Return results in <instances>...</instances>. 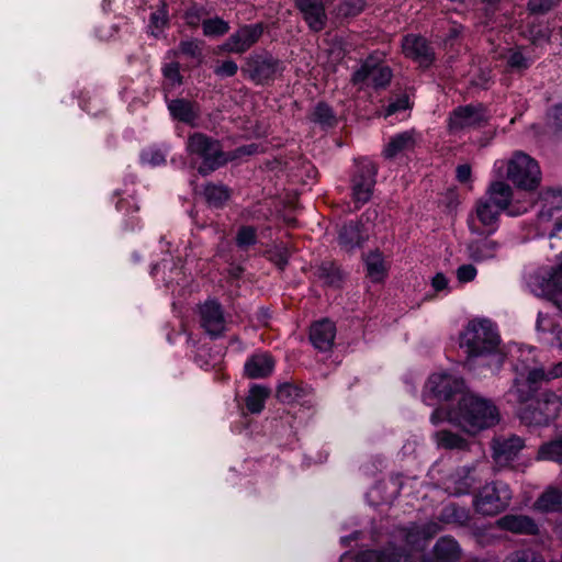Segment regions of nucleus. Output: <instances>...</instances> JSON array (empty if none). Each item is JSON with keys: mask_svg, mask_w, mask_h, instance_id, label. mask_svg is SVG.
Listing matches in <instances>:
<instances>
[{"mask_svg": "<svg viewBox=\"0 0 562 562\" xmlns=\"http://www.w3.org/2000/svg\"><path fill=\"white\" fill-rule=\"evenodd\" d=\"M536 459L562 464V434L555 439L542 443L538 449Z\"/></svg>", "mask_w": 562, "mask_h": 562, "instance_id": "obj_32", "label": "nucleus"}, {"mask_svg": "<svg viewBox=\"0 0 562 562\" xmlns=\"http://www.w3.org/2000/svg\"><path fill=\"white\" fill-rule=\"evenodd\" d=\"M376 167L368 158L356 160V169L351 178V195L356 207L366 204L372 196L375 186Z\"/></svg>", "mask_w": 562, "mask_h": 562, "instance_id": "obj_8", "label": "nucleus"}, {"mask_svg": "<svg viewBox=\"0 0 562 562\" xmlns=\"http://www.w3.org/2000/svg\"><path fill=\"white\" fill-rule=\"evenodd\" d=\"M553 337L555 338L559 348L562 350V327L557 331V334Z\"/></svg>", "mask_w": 562, "mask_h": 562, "instance_id": "obj_62", "label": "nucleus"}, {"mask_svg": "<svg viewBox=\"0 0 562 562\" xmlns=\"http://www.w3.org/2000/svg\"><path fill=\"white\" fill-rule=\"evenodd\" d=\"M482 198L510 216L521 215L532 205V201L530 198H527V193L524 196H520L519 193L515 194L513 188L499 178L490 183Z\"/></svg>", "mask_w": 562, "mask_h": 562, "instance_id": "obj_5", "label": "nucleus"}, {"mask_svg": "<svg viewBox=\"0 0 562 562\" xmlns=\"http://www.w3.org/2000/svg\"><path fill=\"white\" fill-rule=\"evenodd\" d=\"M499 243L494 239L484 238L476 239L468 243L467 255L468 258L474 262H483L494 259L499 250Z\"/></svg>", "mask_w": 562, "mask_h": 562, "instance_id": "obj_24", "label": "nucleus"}, {"mask_svg": "<svg viewBox=\"0 0 562 562\" xmlns=\"http://www.w3.org/2000/svg\"><path fill=\"white\" fill-rule=\"evenodd\" d=\"M419 140L420 137L414 130L395 134L385 144L382 154L386 159L406 155L415 149Z\"/></svg>", "mask_w": 562, "mask_h": 562, "instance_id": "obj_17", "label": "nucleus"}, {"mask_svg": "<svg viewBox=\"0 0 562 562\" xmlns=\"http://www.w3.org/2000/svg\"><path fill=\"white\" fill-rule=\"evenodd\" d=\"M335 336V325L328 319L315 323L310 331V339L312 344L321 351H327L331 348Z\"/></svg>", "mask_w": 562, "mask_h": 562, "instance_id": "obj_23", "label": "nucleus"}, {"mask_svg": "<svg viewBox=\"0 0 562 562\" xmlns=\"http://www.w3.org/2000/svg\"><path fill=\"white\" fill-rule=\"evenodd\" d=\"M488 116L482 105H465L456 109L449 120V127L457 132L463 128L479 126L487 121Z\"/></svg>", "mask_w": 562, "mask_h": 562, "instance_id": "obj_15", "label": "nucleus"}, {"mask_svg": "<svg viewBox=\"0 0 562 562\" xmlns=\"http://www.w3.org/2000/svg\"><path fill=\"white\" fill-rule=\"evenodd\" d=\"M558 5L555 0H529L528 9L533 14H544Z\"/></svg>", "mask_w": 562, "mask_h": 562, "instance_id": "obj_46", "label": "nucleus"}, {"mask_svg": "<svg viewBox=\"0 0 562 562\" xmlns=\"http://www.w3.org/2000/svg\"><path fill=\"white\" fill-rule=\"evenodd\" d=\"M549 239L551 248H560L562 246V220L555 223Z\"/></svg>", "mask_w": 562, "mask_h": 562, "instance_id": "obj_54", "label": "nucleus"}, {"mask_svg": "<svg viewBox=\"0 0 562 562\" xmlns=\"http://www.w3.org/2000/svg\"><path fill=\"white\" fill-rule=\"evenodd\" d=\"M202 45L203 43L198 40L183 41L179 45V50L181 54L195 59L198 63H201Z\"/></svg>", "mask_w": 562, "mask_h": 562, "instance_id": "obj_42", "label": "nucleus"}, {"mask_svg": "<svg viewBox=\"0 0 562 562\" xmlns=\"http://www.w3.org/2000/svg\"><path fill=\"white\" fill-rule=\"evenodd\" d=\"M560 255L562 256V250ZM551 282L554 288L551 300L553 304L562 312V260L559 267L553 271L551 276Z\"/></svg>", "mask_w": 562, "mask_h": 562, "instance_id": "obj_39", "label": "nucleus"}, {"mask_svg": "<svg viewBox=\"0 0 562 562\" xmlns=\"http://www.w3.org/2000/svg\"><path fill=\"white\" fill-rule=\"evenodd\" d=\"M204 196L211 206L220 207L229 199V191L222 184H207Z\"/></svg>", "mask_w": 562, "mask_h": 562, "instance_id": "obj_37", "label": "nucleus"}, {"mask_svg": "<svg viewBox=\"0 0 562 562\" xmlns=\"http://www.w3.org/2000/svg\"><path fill=\"white\" fill-rule=\"evenodd\" d=\"M245 72L258 85L273 80L282 71L279 60L268 53L254 54L246 59L243 68Z\"/></svg>", "mask_w": 562, "mask_h": 562, "instance_id": "obj_11", "label": "nucleus"}, {"mask_svg": "<svg viewBox=\"0 0 562 562\" xmlns=\"http://www.w3.org/2000/svg\"><path fill=\"white\" fill-rule=\"evenodd\" d=\"M202 327L212 336L220 335L225 329V318L221 305L215 301H207L200 307Z\"/></svg>", "mask_w": 562, "mask_h": 562, "instance_id": "obj_20", "label": "nucleus"}, {"mask_svg": "<svg viewBox=\"0 0 562 562\" xmlns=\"http://www.w3.org/2000/svg\"><path fill=\"white\" fill-rule=\"evenodd\" d=\"M312 120L324 125H330L333 121L330 108L327 104L318 103L312 113Z\"/></svg>", "mask_w": 562, "mask_h": 562, "instance_id": "obj_44", "label": "nucleus"}, {"mask_svg": "<svg viewBox=\"0 0 562 562\" xmlns=\"http://www.w3.org/2000/svg\"><path fill=\"white\" fill-rule=\"evenodd\" d=\"M463 380L457 375L447 372H437L431 374L424 387L423 398L428 405L435 402L448 401L452 395L463 390Z\"/></svg>", "mask_w": 562, "mask_h": 562, "instance_id": "obj_9", "label": "nucleus"}, {"mask_svg": "<svg viewBox=\"0 0 562 562\" xmlns=\"http://www.w3.org/2000/svg\"><path fill=\"white\" fill-rule=\"evenodd\" d=\"M435 561L424 562H457L461 557L458 542L449 537L439 539L435 546Z\"/></svg>", "mask_w": 562, "mask_h": 562, "instance_id": "obj_29", "label": "nucleus"}, {"mask_svg": "<svg viewBox=\"0 0 562 562\" xmlns=\"http://www.w3.org/2000/svg\"><path fill=\"white\" fill-rule=\"evenodd\" d=\"M496 526L502 530L518 535H536L538 532L536 521L526 515H505L496 521Z\"/></svg>", "mask_w": 562, "mask_h": 562, "instance_id": "obj_22", "label": "nucleus"}, {"mask_svg": "<svg viewBox=\"0 0 562 562\" xmlns=\"http://www.w3.org/2000/svg\"><path fill=\"white\" fill-rule=\"evenodd\" d=\"M269 396V390L260 386V385H254L249 394L246 398V406L247 409L252 414L260 413L265 407V402L267 397Z\"/></svg>", "mask_w": 562, "mask_h": 562, "instance_id": "obj_36", "label": "nucleus"}, {"mask_svg": "<svg viewBox=\"0 0 562 562\" xmlns=\"http://www.w3.org/2000/svg\"><path fill=\"white\" fill-rule=\"evenodd\" d=\"M533 391V387L529 385L527 381L520 382L517 379L509 394L514 396L517 402L525 403L531 397Z\"/></svg>", "mask_w": 562, "mask_h": 562, "instance_id": "obj_43", "label": "nucleus"}, {"mask_svg": "<svg viewBox=\"0 0 562 562\" xmlns=\"http://www.w3.org/2000/svg\"><path fill=\"white\" fill-rule=\"evenodd\" d=\"M438 447L443 449H464L467 440L450 430H439L434 435Z\"/></svg>", "mask_w": 562, "mask_h": 562, "instance_id": "obj_35", "label": "nucleus"}, {"mask_svg": "<svg viewBox=\"0 0 562 562\" xmlns=\"http://www.w3.org/2000/svg\"><path fill=\"white\" fill-rule=\"evenodd\" d=\"M487 471V461H477L472 465L459 468L448 479L447 488L454 495L468 494L474 484L482 480Z\"/></svg>", "mask_w": 562, "mask_h": 562, "instance_id": "obj_12", "label": "nucleus"}, {"mask_svg": "<svg viewBox=\"0 0 562 562\" xmlns=\"http://www.w3.org/2000/svg\"><path fill=\"white\" fill-rule=\"evenodd\" d=\"M187 151L190 156L202 160L198 168L201 175L214 171L226 161L220 143L203 133H194L189 136Z\"/></svg>", "mask_w": 562, "mask_h": 562, "instance_id": "obj_6", "label": "nucleus"}, {"mask_svg": "<svg viewBox=\"0 0 562 562\" xmlns=\"http://www.w3.org/2000/svg\"><path fill=\"white\" fill-rule=\"evenodd\" d=\"M499 336L488 319H472L460 336V347L470 358L486 357L498 351Z\"/></svg>", "mask_w": 562, "mask_h": 562, "instance_id": "obj_4", "label": "nucleus"}, {"mask_svg": "<svg viewBox=\"0 0 562 562\" xmlns=\"http://www.w3.org/2000/svg\"><path fill=\"white\" fill-rule=\"evenodd\" d=\"M470 178H471V167L469 165H460L457 168V179L460 182L465 183L470 180Z\"/></svg>", "mask_w": 562, "mask_h": 562, "instance_id": "obj_57", "label": "nucleus"}, {"mask_svg": "<svg viewBox=\"0 0 562 562\" xmlns=\"http://www.w3.org/2000/svg\"><path fill=\"white\" fill-rule=\"evenodd\" d=\"M302 395V390L294 384L283 383L277 390V397L283 403H292L299 400Z\"/></svg>", "mask_w": 562, "mask_h": 562, "instance_id": "obj_41", "label": "nucleus"}, {"mask_svg": "<svg viewBox=\"0 0 562 562\" xmlns=\"http://www.w3.org/2000/svg\"><path fill=\"white\" fill-rule=\"evenodd\" d=\"M536 327L539 333L551 334L552 336L561 328L559 321L542 312L538 314Z\"/></svg>", "mask_w": 562, "mask_h": 562, "instance_id": "obj_40", "label": "nucleus"}, {"mask_svg": "<svg viewBox=\"0 0 562 562\" xmlns=\"http://www.w3.org/2000/svg\"><path fill=\"white\" fill-rule=\"evenodd\" d=\"M168 110L175 120L195 126L200 111L196 104L184 99H176L169 102Z\"/></svg>", "mask_w": 562, "mask_h": 562, "instance_id": "obj_26", "label": "nucleus"}, {"mask_svg": "<svg viewBox=\"0 0 562 562\" xmlns=\"http://www.w3.org/2000/svg\"><path fill=\"white\" fill-rule=\"evenodd\" d=\"M164 75L168 78L172 83H180L181 76L179 72V66L176 63H171L164 68Z\"/></svg>", "mask_w": 562, "mask_h": 562, "instance_id": "obj_55", "label": "nucleus"}, {"mask_svg": "<svg viewBox=\"0 0 562 562\" xmlns=\"http://www.w3.org/2000/svg\"><path fill=\"white\" fill-rule=\"evenodd\" d=\"M547 376L550 380L562 378V361L549 369L547 371Z\"/></svg>", "mask_w": 562, "mask_h": 562, "instance_id": "obj_59", "label": "nucleus"}, {"mask_svg": "<svg viewBox=\"0 0 562 562\" xmlns=\"http://www.w3.org/2000/svg\"><path fill=\"white\" fill-rule=\"evenodd\" d=\"M238 70V66L233 60H225L220 66H217L214 72L220 77H232Z\"/></svg>", "mask_w": 562, "mask_h": 562, "instance_id": "obj_52", "label": "nucleus"}, {"mask_svg": "<svg viewBox=\"0 0 562 562\" xmlns=\"http://www.w3.org/2000/svg\"><path fill=\"white\" fill-rule=\"evenodd\" d=\"M339 244L346 250H352L368 238V231L357 223H349L339 231Z\"/></svg>", "mask_w": 562, "mask_h": 562, "instance_id": "obj_28", "label": "nucleus"}, {"mask_svg": "<svg viewBox=\"0 0 562 562\" xmlns=\"http://www.w3.org/2000/svg\"><path fill=\"white\" fill-rule=\"evenodd\" d=\"M501 214L502 211L481 196L468 216V227L475 235L493 234L498 227Z\"/></svg>", "mask_w": 562, "mask_h": 562, "instance_id": "obj_10", "label": "nucleus"}, {"mask_svg": "<svg viewBox=\"0 0 562 562\" xmlns=\"http://www.w3.org/2000/svg\"><path fill=\"white\" fill-rule=\"evenodd\" d=\"M167 13L164 9H159L150 15L151 34L157 36L167 24Z\"/></svg>", "mask_w": 562, "mask_h": 562, "instance_id": "obj_45", "label": "nucleus"}, {"mask_svg": "<svg viewBox=\"0 0 562 562\" xmlns=\"http://www.w3.org/2000/svg\"><path fill=\"white\" fill-rule=\"evenodd\" d=\"M440 530L437 522H427L424 526H412L408 529L401 531V536L405 539L406 544L412 552H420L427 546V541L432 538ZM352 559L348 554H344L341 562H351ZM353 562H416L413 553L395 559L393 548H387L384 551L368 550L359 553Z\"/></svg>", "mask_w": 562, "mask_h": 562, "instance_id": "obj_2", "label": "nucleus"}, {"mask_svg": "<svg viewBox=\"0 0 562 562\" xmlns=\"http://www.w3.org/2000/svg\"><path fill=\"white\" fill-rule=\"evenodd\" d=\"M513 497L508 484L496 481L482 486L474 496L473 506L476 513L484 516H494L504 512Z\"/></svg>", "mask_w": 562, "mask_h": 562, "instance_id": "obj_7", "label": "nucleus"}, {"mask_svg": "<svg viewBox=\"0 0 562 562\" xmlns=\"http://www.w3.org/2000/svg\"><path fill=\"white\" fill-rule=\"evenodd\" d=\"M537 404L546 405V411H541L538 415L532 413L530 416V408H525L521 413V419L528 424L544 425L554 418L560 409L561 403L559 396L553 392H542L537 398Z\"/></svg>", "mask_w": 562, "mask_h": 562, "instance_id": "obj_16", "label": "nucleus"}, {"mask_svg": "<svg viewBox=\"0 0 562 562\" xmlns=\"http://www.w3.org/2000/svg\"><path fill=\"white\" fill-rule=\"evenodd\" d=\"M521 363L516 364V370H520L521 374L527 372V382L529 385L532 386V384L540 382V381H550L547 376V371H544L542 368H530V362L535 361V349L531 347L521 348L519 349Z\"/></svg>", "mask_w": 562, "mask_h": 562, "instance_id": "obj_27", "label": "nucleus"}, {"mask_svg": "<svg viewBox=\"0 0 562 562\" xmlns=\"http://www.w3.org/2000/svg\"><path fill=\"white\" fill-rule=\"evenodd\" d=\"M202 18V9L192 7L186 12V21L191 26H196Z\"/></svg>", "mask_w": 562, "mask_h": 562, "instance_id": "obj_56", "label": "nucleus"}, {"mask_svg": "<svg viewBox=\"0 0 562 562\" xmlns=\"http://www.w3.org/2000/svg\"><path fill=\"white\" fill-rule=\"evenodd\" d=\"M367 276L372 282H381L387 274V266L381 252L372 251L364 258Z\"/></svg>", "mask_w": 562, "mask_h": 562, "instance_id": "obj_31", "label": "nucleus"}, {"mask_svg": "<svg viewBox=\"0 0 562 562\" xmlns=\"http://www.w3.org/2000/svg\"><path fill=\"white\" fill-rule=\"evenodd\" d=\"M274 361L268 353H256L251 356L244 366L245 374L250 379H262L271 374Z\"/></svg>", "mask_w": 562, "mask_h": 562, "instance_id": "obj_25", "label": "nucleus"}, {"mask_svg": "<svg viewBox=\"0 0 562 562\" xmlns=\"http://www.w3.org/2000/svg\"><path fill=\"white\" fill-rule=\"evenodd\" d=\"M239 247H247L256 241V231L250 226H243L236 237Z\"/></svg>", "mask_w": 562, "mask_h": 562, "instance_id": "obj_48", "label": "nucleus"}, {"mask_svg": "<svg viewBox=\"0 0 562 562\" xmlns=\"http://www.w3.org/2000/svg\"><path fill=\"white\" fill-rule=\"evenodd\" d=\"M541 210L539 216L541 220H549L553 210L562 209V193L559 190L550 189L544 191L540 198Z\"/></svg>", "mask_w": 562, "mask_h": 562, "instance_id": "obj_33", "label": "nucleus"}, {"mask_svg": "<svg viewBox=\"0 0 562 562\" xmlns=\"http://www.w3.org/2000/svg\"><path fill=\"white\" fill-rule=\"evenodd\" d=\"M446 417L450 424L469 435H476L499 422L497 407L491 401L474 394L463 395L447 412Z\"/></svg>", "mask_w": 562, "mask_h": 562, "instance_id": "obj_1", "label": "nucleus"}, {"mask_svg": "<svg viewBox=\"0 0 562 562\" xmlns=\"http://www.w3.org/2000/svg\"><path fill=\"white\" fill-rule=\"evenodd\" d=\"M431 284L436 291H442L448 286V279L442 273H437L431 281Z\"/></svg>", "mask_w": 562, "mask_h": 562, "instance_id": "obj_58", "label": "nucleus"}, {"mask_svg": "<svg viewBox=\"0 0 562 562\" xmlns=\"http://www.w3.org/2000/svg\"><path fill=\"white\" fill-rule=\"evenodd\" d=\"M477 270L472 263L461 265L457 271L456 276L460 283H468L473 281L476 278Z\"/></svg>", "mask_w": 562, "mask_h": 562, "instance_id": "obj_47", "label": "nucleus"}, {"mask_svg": "<svg viewBox=\"0 0 562 562\" xmlns=\"http://www.w3.org/2000/svg\"><path fill=\"white\" fill-rule=\"evenodd\" d=\"M142 161L153 166L160 165L165 161L164 155L158 150H145L142 153Z\"/></svg>", "mask_w": 562, "mask_h": 562, "instance_id": "obj_53", "label": "nucleus"}, {"mask_svg": "<svg viewBox=\"0 0 562 562\" xmlns=\"http://www.w3.org/2000/svg\"><path fill=\"white\" fill-rule=\"evenodd\" d=\"M402 46L404 54L422 67H428L434 61V52L424 37L407 35Z\"/></svg>", "mask_w": 562, "mask_h": 562, "instance_id": "obj_18", "label": "nucleus"}, {"mask_svg": "<svg viewBox=\"0 0 562 562\" xmlns=\"http://www.w3.org/2000/svg\"><path fill=\"white\" fill-rule=\"evenodd\" d=\"M363 7L364 0L346 1L340 5L339 11L345 15H357L363 10Z\"/></svg>", "mask_w": 562, "mask_h": 562, "instance_id": "obj_51", "label": "nucleus"}, {"mask_svg": "<svg viewBox=\"0 0 562 562\" xmlns=\"http://www.w3.org/2000/svg\"><path fill=\"white\" fill-rule=\"evenodd\" d=\"M460 30H461L460 26H457V25L452 26L451 30H450V37L451 38L452 37H457L459 35V33H460Z\"/></svg>", "mask_w": 562, "mask_h": 562, "instance_id": "obj_63", "label": "nucleus"}, {"mask_svg": "<svg viewBox=\"0 0 562 562\" xmlns=\"http://www.w3.org/2000/svg\"><path fill=\"white\" fill-rule=\"evenodd\" d=\"M549 125L553 130L554 134L562 139V104L557 105L550 116H549Z\"/></svg>", "mask_w": 562, "mask_h": 562, "instance_id": "obj_49", "label": "nucleus"}, {"mask_svg": "<svg viewBox=\"0 0 562 562\" xmlns=\"http://www.w3.org/2000/svg\"><path fill=\"white\" fill-rule=\"evenodd\" d=\"M533 507L543 513L562 512V491L548 487L535 502Z\"/></svg>", "mask_w": 562, "mask_h": 562, "instance_id": "obj_30", "label": "nucleus"}, {"mask_svg": "<svg viewBox=\"0 0 562 562\" xmlns=\"http://www.w3.org/2000/svg\"><path fill=\"white\" fill-rule=\"evenodd\" d=\"M441 419H442V417H441V412H440V411H438V409H437V411H435V412L432 413L431 417H430L431 423H432V424H435V425H436L439 420H441Z\"/></svg>", "mask_w": 562, "mask_h": 562, "instance_id": "obj_61", "label": "nucleus"}, {"mask_svg": "<svg viewBox=\"0 0 562 562\" xmlns=\"http://www.w3.org/2000/svg\"><path fill=\"white\" fill-rule=\"evenodd\" d=\"M522 448L524 441L519 437L499 438L493 442V458L503 467L514 460Z\"/></svg>", "mask_w": 562, "mask_h": 562, "instance_id": "obj_21", "label": "nucleus"}, {"mask_svg": "<svg viewBox=\"0 0 562 562\" xmlns=\"http://www.w3.org/2000/svg\"><path fill=\"white\" fill-rule=\"evenodd\" d=\"M295 3L312 31L318 32L325 27L327 16L322 0H295Z\"/></svg>", "mask_w": 562, "mask_h": 562, "instance_id": "obj_19", "label": "nucleus"}, {"mask_svg": "<svg viewBox=\"0 0 562 562\" xmlns=\"http://www.w3.org/2000/svg\"><path fill=\"white\" fill-rule=\"evenodd\" d=\"M391 76V70L387 66L369 58L355 71L352 82L361 88H383L390 82Z\"/></svg>", "mask_w": 562, "mask_h": 562, "instance_id": "obj_13", "label": "nucleus"}, {"mask_svg": "<svg viewBox=\"0 0 562 562\" xmlns=\"http://www.w3.org/2000/svg\"><path fill=\"white\" fill-rule=\"evenodd\" d=\"M501 57L505 59L512 71H525L532 64V59L526 56L520 48H509Z\"/></svg>", "mask_w": 562, "mask_h": 562, "instance_id": "obj_34", "label": "nucleus"}, {"mask_svg": "<svg viewBox=\"0 0 562 562\" xmlns=\"http://www.w3.org/2000/svg\"><path fill=\"white\" fill-rule=\"evenodd\" d=\"M492 172L495 178H507L525 191L535 190L541 180L538 162L522 151H516L507 159L495 160Z\"/></svg>", "mask_w": 562, "mask_h": 562, "instance_id": "obj_3", "label": "nucleus"}, {"mask_svg": "<svg viewBox=\"0 0 562 562\" xmlns=\"http://www.w3.org/2000/svg\"><path fill=\"white\" fill-rule=\"evenodd\" d=\"M202 27L205 36H221L229 31V24L221 18L204 20Z\"/></svg>", "mask_w": 562, "mask_h": 562, "instance_id": "obj_38", "label": "nucleus"}, {"mask_svg": "<svg viewBox=\"0 0 562 562\" xmlns=\"http://www.w3.org/2000/svg\"><path fill=\"white\" fill-rule=\"evenodd\" d=\"M408 108H409L408 97L401 95L387 105V108L385 110V117L391 116L400 111H406Z\"/></svg>", "mask_w": 562, "mask_h": 562, "instance_id": "obj_50", "label": "nucleus"}, {"mask_svg": "<svg viewBox=\"0 0 562 562\" xmlns=\"http://www.w3.org/2000/svg\"><path fill=\"white\" fill-rule=\"evenodd\" d=\"M530 408V413L529 415L531 416L532 413H535L536 415H538L541 411H546V405H538L537 404V401L535 402L533 406L532 407H529Z\"/></svg>", "mask_w": 562, "mask_h": 562, "instance_id": "obj_60", "label": "nucleus"}, {"mask_svg": "<svg viewBox=\"0 0 562 562\" xmlns=\"http://www.w3.org/2000/svg\"><path fill=\"white\" fill-rule=\"evenodd\" d=\"M263 34L261 23L244 25L233 33L220 47L221 50L233 54H243L254 46Z\"/></svg>", "mask_w": 562, "mask_h": 562, "instance_id": "obj_14", "label": "nucleus"}]
</instances>
